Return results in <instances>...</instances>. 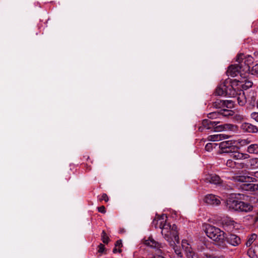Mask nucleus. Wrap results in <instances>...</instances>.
<instances>
[{
	"mask_svg": "<svg viewBox=\"0 0 258 258\" xmlns=\"http://www.w3.org/2000/svg\"><path fill=\"white\" fill-rule=\"evenodd\" d=\"M167 217L165 214L157 216L153 221L152 224L156 228L162 229L161 233L164 238L169 242L170 245H174V241L179 243V237L177 234V226L173 225L172 226L166 223Z\"/></svg>",
	"mask_w": 258,
	"mask_h": 258,
	"instance_id": "nucleus-1",
	"label": "nucleus"
},
{
	"mask_svg": "<svg viewBox=\"0 0 258 258\" xmlns=\"http://www.w3.org/2000/svg\"><path fill=\"white\" fill-rule=\"evenodd\" d=\"M203 230L206 235L219 246H223L226 241V233L219 228L210 224H205Z\"/></svg>",
	"mask_w": 258,
	"mask_h": 258,
	"instance_id": "nucleus-2",
	"label": "nucleus"
},
{
	"mask_svg": "<svg viewBox=\"0 0 258 258\" xmlns=\"http://www.w3.org/2000/svg\"><path fill=\"white\" fill-rule=\"evenodd\" d=\"M226 206L229 210L242 212L251 211L253 208V207L248 203L238 201L231 198L227 200Z\"/></svg>",
	"mask_w": 258,
	"mask_h": 258,
	"instance_id": "nucleus-3",
	"label": "nucleus"
},
{
	"mask_svg": "<svg viewBox=\"0 0 258 258\" xmlns=\"http://www.w3.org/2000/svg\"><path fill=\"white\" fill-rule=\"evenodd\" d=\"M221 122L220 121H212L208 119H204L202 124L206 127V129L209 130L214 128L216 132H221L224 130H232L234 125L231 124H224L218 125Z\"/></svg>",
	"mask_w": 258,
	"mask_h": 258,
	"instance_id": "nucleus-4",
	"label": "nucleus"
},
{
	"mask_svg": "<svg viewBox=\"0 0 258 258\" xmlns=\"http://www.w3.org/2000/svg\"><path fill=\"white\" fill-rule=\"evenodd\" d=\"M253 58L249 55L240 53L237 56L236 61L239 64L242 72L246 74L250 72V65L253 62Z\"/></svg>",
	"mask_w": 258,
	"mask_h": 258,
	"instance_id": "nucleus-5",
	"label": "nucleus"
},
{
	"mask_svg": "<svg viewBox=\"0 0 258 258\" xmlns=\"http://www.w3.org/2000/svg\"><path fill=\"white\" fill-rule=\"evenodd\" d=\"M215 93L218 96L234 97L236 94V90L232 85L228 83L220 84L216 89Z\"/></svg>",
	"mask_w": 258,
	"mask_h": 258,
	"instance_id": "nucleus-6",
	"label": "nucleus"
},
{
	"mask_svg": "<svg viewBox=\"0 0 258 258\" xmlns=\"http://www.w3.org/2000/svg\"><path fill=\"white\" fill-rule=\"evenodd\" d=\"M219 148L223 153H231L238 150V147L236 145L235 141L228 140L223 141L219 144Z\"/></svg>",
	"mask_w": 258,
	"mask_h": 258,
	"instance_id": "nucleus-7",
	"label": "nucleus"
},
{
	"mask_svg": "<svg viewBox=\"0 0 258 258\" xmlns=\"http://www.w3.org/2000/svg\"><path fill=\"white\" fill-rule=\"evenodd\" d=\"M227 74L228 76L232 77L238 76V75L241 76L242 75L246 74L242 72V69L240 67V65L238 63V64H232L229 66L227 71Z\"/></svg>",
	"mask_w": 258,
	"mask_h": 258,
	"instance_id": "nucleus-8",
	"label": "nucleus"
},
{
	"mask_svg": "<svg viewBox=\"0 0 258 258\" xmlns=\"http://www.w3.org/2000/svg\"><path fill=\"white\" fill-rule=\"evenodd\" d=\"M231 97L236 99L238 104L241 106H244L247 101V100H246V94L242 90L236 91V94L234 97Z\"/></svg>",
	"mask_w": 258,
	"mask_h": 258,
	"instance_id": "nucleus-9",
	"label": "nucleus"
},
{
	"mask_svg": "<svg viewBox=\"0 0 258 258\" xmlns=\"http://www.w3.org/2000/svg\"><path fill=\"white\" fill-rule=\"evenodd\" d=\"M226 241L229 244L233 246H237L241 243V239L237 235L230 233L228 235L226 234Z\"/></svg>",
	"mask_w": 258,
	"mask_h": 258,
	"instance_id": "nucleus-10",
	"label": "nucleus"
},
{
	"mask_svg": "<svg viewBox=\"0 0 258 258\" xmlns=\"http://www.w3.org/2000/svg\"><path fill=\"white\" fill-rule=\"evenodd\" d=\"M240 128L243 132L249 133H256L258 132V127L248 122L242 123Z\"/></svg>",
	"mask_w": 258,
	"mask_h": 258,
	"instance_id": "nucleus-11",
	"label": "nucleus"
},
{
	"mask_svg": "<svg viewBox=\"0 0 258 258\" xmlns=\"http://www.w3.org/2000/svg\"><path fill=\"white\" fill-rule=\"evenodd\" d=\"M204 201L209 205L215 206L220 205L221 203L219 198L212 194L207 195L204 198Z\"/></svg>",
	"mask_w": 258,
	"mask_h": 258,
	"instance_id": "nucleus-12",
	"label": "nucleus"
},
{
	"mask_svg": "<svg viewBox=\"0 0 258 258\" xmlns=\"http://www.w3.org/2000/svg\"><path fill=\"white\" fill-rule=\"evenodd\" d=\"M205 182L214 184H220L222 182L220 177L216 174H208L204 178Z\"/></svg>",
	"mask_w": 258,
	"mask_h": 258,
	"instance_id": "nucleus-13",
	"label": "nucleus"
},
{
	"mask_svg": "<svg viewBox=\"0 0 258 258\" xmlns=\"http://www.w3.org/2000/svg\"><path fill=\"white\" fill-rule=\"evenodd\" d=\"M144 244L148 246L157 248L159 251L158 253L161 251L160 248H162L161 244L155 241L152 237H149L148 239L145 240Z\"/></svg>",
	"mask_w": 258,
	"mask_h": 258,
	"instance_id": "nucleus-14",
	"label": "nucleus"
},
{
	"mask_svg": "<svg viewBox=\"0 0 258 258\" xmlns=\"http://www.w3.org/2000/svg\"><path fill=\"white\" fill-rule=\"evenodd\" d=\"M238 85L240 86L242 89L247 90L251 87L253 83L251 81L246 79V76L243 78L237 80Z\"/></svg>",
	"mask_w": 258,
	"mask_h": 258,
	"instance_id": "nucleus-15",
	"label": "nucleus"
},
{
	"mask_svg": "<svg viewBox=\"0 0 258 258\" xmlns=\"http://www.w3.org/2000/svg\"><path fill=\"white\" fill-rule=\"evenodd\" d=\"M229 136L223 134H215L209 136L207 137V140L209 141H219L224 139H228Z\"/></svg>",
	"mask_w": 258,
	"mask_h": 258,
	"instance_id": "nucleus-16",
	"label": "nucleus"
},
{
	"mask_svg": "<svg viewBox=\"0 0 258 258\" xmlns=\"http://www.w3.org/2000/svg\"><path fill=\"white\" fill-rule=\"evenodd\" d=\"M235 180L237 181L241 182H255L257 181V179L253 177L252 176H244L240 175L237 176L235 177Z\"/></svg>",
	"mask_w": 258,
	"mask_h": 258,
	"instance_id": "nucleus-17",
	"label": "nucleus"
},
{
	"mask_svg": "<svg viewBox=\"0 0 258 258\" xmlns=\"http://www.w3.org/2000/svg\"><path fill=\"white\" fill-rule=\"evenodd\" d=\"M231 153H232L231 157L235 160H243L249 158L248 154L239 152L238 150H235L234 152H232Z\"/></svg>",
	"mask_w": 258,
	"mask_h": 258,
	"instance_id": "nucleus-18",
	"label": "nucleus"
},
{
	"mask_svg": "<svg viewBox=\"0 0 258 258\" xmlns=\"http://www.w3.org/2000/svg\"><path fill=\"white\" fill-rule=\"evenodd\" d=\"M247 103L250 105L253 106L256 100V95L254 91H250L246 94Z\"/></svg>",
	"mask_w": 258,
	"mask_h": 258,
	"instance_id": "nucleus-19",
	"label": "nucleus"
},
{
	"mask_svg": "<svg viewBox=\"0 0 258 258\" xmlns=\"http://www.w3.org/2000/svg\"><path fill=\"white\" fill-rule=\"evenodd\" d=\"M242 188L245 190L252 191L258 190V184L244 183L242 184Z\"/></svg>",
	"mask_w": 258,
	"mask_h": 258,
	"instance_id": "nucleus-20",
	"label": "nucleus"
},
{
	"mask_svg": "<svg viewBox=\"0 0 258 258\" xmlns=\"http://www.w3.org/2000/svg\"><path fill=\"white\" fill-rule=\"evenodd\" d=\"M257 235L253 233L247 236V241L245 243V245L247 247H250L252 245V244L253 243L254 241L257 239Z\"/></svg>",
	"mask_w": 258,
	"mask_h": 258,
	"instance_id": "nucleus-21",
	"label": "nucleus"
},
{
	"mask_svg": "<svg viewBox=\"0 0 258 258\" xmlns=\"http://www.w3.org/2000/svg\"><path fill=\"white\" fill-rule=\"evenodd\" d=\"M248 167L251 169L258 168V158H252L248 160Z\"/></svg>",
	"mask_w": 258,
	"mask_h": 258,
	"instance_id": "nucleus-22",
	"label": "nucleus"
},
{
	"mask_svg": "<svg viewBox=\"0 0 258 258\" xmlns=\"http://www.w3.org/2000/svg\"><path fill=\"white\" fill-rule=\"evenodd\" d=\"M220 116L221 117H229L234 115V111L229 109H222L220 111Z\"/></svg>",
	"mask_w": 258,
	"mask_h": 258,
	"instance_id": "nucleus-23",
	"label": "nucleus"
},
{
	"mask_svg": "<svg viewBox=\"0 0 258 258\" xmlns=\"http://www.w3.org/2000/svg\"><path fill=\"white\" fill-rule=\"evenodd\" d=\"M247 152L250 154H257L258 153V145L252 144L249 146L247 148Z\"/></svg>",
	"mask_w": 258,
	"mask_h": 258,
	"instance_id": "nucleus-24",
	"label": "nucleus"
},
{
	"mask_svg": "<svg viewBox=\"0 0 258 258\" xmlns=\"http://www.w3.org/2000/svg\"><path fill=\"white\" fill-rule=\"evenodd\" d=\"M222 223L224 226H229L230 227H234L235 222L233 220L229 218H227L224 220L222 222Z\"/></svg>",
	"mask_w": 258,
	"mask_h": 258,
	"instance_id": "nucleus-25",
	"label": "nucleus"
},
{
	"mask_svg": "<svg viewBox=\"0 0 258 258\" xmlns=\"http://www.w3.org/2000/svg\"><path fill=\"white\" fill-rule=\"evenodd\" d=\"M207 117L209 119H217L220 118V112H212L207 115Z\"/></svg>",
	"mask_w": 258,
	"mask_h": 258,
	"instance_id": "nucleus-26",
	"label": "nucleus"
},
{
	"mask_svg": "<svg viewBox=\"0 0 258 258\" xmlns=\"http://www.w3.org/2000/svg\"><path fill=\"white\" fill-rule=\"evenodd\" d=\"M101 240L104 244H108L110 241L109 237L104 230H103L101 235Z\"/></svg>",
	"mask_w": 258,
	"mask_h": 258,
	"instance_id": "nucleus-27",
	"label": "nucleus"
},
{
	"mask_svg": "<svg viewBox=\"0 0 258 258\" xmlns=\"http://www.w3.org/2000/svg\"><path fill=\"white\" fill-rule=\"evenodd\" d=\"M217 145L216 143H209L205 146V150L208 152H211Z\"/></svg>",
	"mask_w": 258,
	"mask_h": 258,
	"instance_id": "nucleus-28",
	"label": "nucleus"
},
{
	"mask_svg": "<svg viewBox=\"0 0 258 258\" xmlns=\"http://www.w3.org/2000/svg\"><path fill=\"white\" fill-rule=\"evenodd\" d=\"M251 73L252 75H255L258 74V64L256 63L252 67L251 69L250 68V72L246 74H249Z\"/></svg>",
	"mask_w": 258,
	"mask_h": 258,
	"instance_id": "nucleus-29",
	"label": "nucleus"
},
{
	"mask_svg": "<svg viewBox=\"0 0 258 258\" xmlns=\"http://www.w3.org/2000/svg\"><path fill=\"white\" fill-rule=\"evenodd\" d=\"M236 167L237 168H248V160L247 161L246 163L244 162H240V163H236Z\"/></svg>",
	"mask_w": 258,
	"mask_h": 258,
	"instance_id": "nucleus-30",
	"label": "nucleus"
},
{
	"mask_svg": "<svg viewBox=\"0 0 258 258\" xmlns=\"http://www.w3.org/2000/svg\"><path fill=\"white\" fill-rule=\"evenodd\" d=\"M226 165L227 166L231 168H234L236 166V162L233 161L231 159H228L227 160Z\"/></svg>",
	"mask_w": 258,
	"mask_h": 258,
	"instance_id": "nucleus-31",
	"label": "nucleus"
},
{
	"mask_svg": "<svg viewBox=\"0 0 258 258\" xmlns=\"http://www.w3.org/2000/svg\"><path fill=\"white\" fill-rule=\"evenodd\" d=\"M170 246L173 247V248L175 252L176 253V254L178 256H180V257H182V253L180 251V248L178 246L175 245V243H174V245H170Z\"/></svg>",
	"mask_w": 258,
	"mask_h": 258,
	"instance_id": "nucleus-32",
	"label": "nucleus"
},
{
	"mask_svg": "<svg viewBox=\"0 0 258 258\" xmlns=\"http://www.w3.org/2000/svg\"><path fill=\"white\" fill-rule=\"evenodd\" d=\"M215 106L217 107H220L222 106H224L226 105V101L223 100H217L215 102Z\"/></svg>",
	"mask_w": 258,
	"mask_h": 258,
	"instance_id": "nucleus-33",
	"label": "nucleus"
},
{
	"mask_svg": "<svg viewBox=\"0 0 258 258\" xmlns=\"http://www.w3.org/2000/svg\"><path fill=\"white\" fill-rule=\"evenodd\" d=\"M105 250V246L102 243H100L97 247V252L100 253H103Z\"/></svg>",
	"mask_w": 258,
	"mask_h": 258,
	"instance_id": "nucleus-34",
	"label": "nucleus"
},
{
	"mask_svg": "<svg viewBox=\"0 0 258 258\" xmlns=\"http://www.w3.org/2000/svg\"><path fill=\"white\" fill-rule=\"evenodd\" d=\"M247 254L249 256V257L251 258H255L256 256L254 252L252 250L251 248H249L247 250Z\"/></svg>",
	"mask_w": 258,
	"mask_h": 258,
	"instance_id": "nucleus-35",
	"label": "nucleus"
},
{
	"mask_svg": "<svg viewBox=\"0 0 258 258\" xmlns=\"http://www.w3.org/2000/svg\"><path fill=\"white\" fill-rule=\"evenodd\" d=\"M99 200L100 201H104L105 202H107L109 201V198L106 194H103Z\"/></svg>",
	"mask_w": 258,
	"mask_h": 258,
	"instance_id": "nucleus-36",
	"label": "nucleus"
},
{
	"mask_svg": "<svg viewBox=\"0 0 258 258\" xmlns=\"http://www.w3.org/2000/svg\"><path fill=\"white\" fill-rule=\"evenodd\" d=\"M251 117L258 122V112H252L250 115Z\"/></svg>",
	"mask_w": 258,
	"mask_h": 258,
	"instance_id": "nucleus-37",
	"label": "nucleus"
},
{
	"mask_svg": "<svg viewBox=\"0 0 258 258\" xmlns=\"http://www.w3.org/2000/svg\"><path fill=\"white\" fill-rule=\"evenodd\" d=\"M98 211L99 212L101 213L104 214L106 213L105 208L104 206H101L99 207H98Z\"/></svg>",
	"mask_w": 258,
	"mask_h": 258,
	"instance_id": "nucleus-38",
	"label": "nucleus"
},
{
	"mask_svg": "<svg viewBox=\"0 0 258 258\" xmlns=\"http://www.w3.org/2000/svg\"><path fill=\"white\" fill-rule=\"evenodd\" d=\"M122 246V241L121 240H118L116 241L115 244V246L118 247V248H120Z\"/></svg>",
	"mask_w": 258,
	"mask_h": 258,
	"instance_id": "nucleus-39",
	"label": "nucleus"
},
{
	"mask_svg": "<svg viewBox=\"0 0 258 258\" xmlns=\"http://www.w3.org/2000/svg\"><path fill=\"white\" fill-rule=\"evenodd\" d=\"M248 174L252 176L253 177L256 178H258V171L255 172H251L248 173Z\"/></svg>",
	"mask_w": 258,
	"mask_h": 258,
	"instance_id": "nucleus-40",
	"label": "nucleus"
},
{
	"mask_svg": "<svg viewBox=\"0 0 258 258\" xmlns=\"http://www.w3.org/2000/svg\"><path fill=\"white\" fill-rule=\"evenodd\" d=\"M113 252L114 253L119 252L120 253L121 252V250L118 247L115 246V247L113 249Z\"/></svg>",
	"mask_w": 258,
	"mask_h": 258,
	"instance_id": "nucleus-41",
	"label": "nucleus"
},
{
	"mask_svg": "<svg viewBox=\"0 0 258 258\" xmlns=\"http://www.w3.org/2000/svg\"><path fill=\"white\" fill-rule=\"evenodd\" d=\"M204 129H206V127H205L203 124H202L201 126H200L198 130L200 132H202L204 131Z\"/></svg>",
	"mask_w": 258,
	"mask_h": 258,
	"instance_id": "nucleus-42",
	"label": "nucleus"
},
{
	"mask_svg": "<svg viewBox=\"0 0 258 258\" xmlns=\"http://www.w3.org/2000/svg\"><path fill=\"white\" fill-rule=\"evenodd\" d=\"M83 160L88 161L89 160H90V157L87 155H84L83 156Z\"/></svg>",
	"mask_w": 258,
	"mask_h": 258,
	"instance_id": "nucleus-43",
	"label": "nucleus"
},
{
	"mask_svg": "<svg viewBox=\"0 0 258 258\" xmlns=\"http://www.w3.org/2000/svg\"><path fill=\"white\" fill-rule=\"evenodd\" d=\"M151 258H165V257L160 255H156L153 256Z\"/></svg>",
	"mask_w": 258,
	"mask_h": 258,
	"instance_id": "nucleus-44",
	"label": "nucleus"
},
{
	"mask_svg": "<svg viewBox=\"0 0 258 258\" xmlns=\"http://www.w3.org/2000/svg\"><path fill=\"white\" fill-rule=\"evenodd\" d=\"M85 165L86 166L87 169L90 171L91 169L90 165H88L87 163Z\"/></svg>",
	"mask_w": 258,
	"mask_h": 258,
	"instance_id": "nucleus-45",
	"label": "nucleus"
},
{
	"mask_svg": "<svg viewBox=\"0 0 258 258\" xmlns=\"http://www.w3.org/2000/svg\"><path fill=\"white\" fill-rule=\"evenodd\" d=\"M207 258H223V257H217V256H207Z\"/></svg>",
	"mask_w": 258,
	"mask_h": 258,
	"instance_id": "nucleus-46",
	"label": "nucleus"
},
{
	"mask_svg": "<svg viewBox=\"0 0 258 258\" xmlns=\"http://www.w3.org/2000/svg\"><path fill=\"white\" fill-rule=\"evenodd\" d=\"M255 221H257L258 220V212L257 213L256 216L255 217Z\"/></svg>",
	"mask_w": 258,
	"mask_h": 258,
	"instance_id": "nucleus-47",
	"label": "nucleus"
},
{
	"mask_svg": "<svg viewBox=\"0 0 258 258\" xmlns=\"http://www.w3.org/2000/svg\"><path fill=\"white\" fill-rule=\"evenodd\" d=\"M246 64V63H243V65H245Z\"/></svg>",
	"mask_w": 258,
	"mask_h": 258,
	"instance_id": "nucleus-48",
	"label": "nucleus"
},
{
	"mask_svg": "<svg viewBox=\"0 0 258 258\" xmlns=\"http://www.w3.org/2000/svg\"><path fill=\"white\" fill-rule=\"evenodd\" d=\"M257 107L258 108V102H257Z\"/></svg>",
	"mask_w": 258,
	"mask_h": 258,
	"instance_id": "nucleus-49",
	"label": "nucleus"
}]
</instances>
